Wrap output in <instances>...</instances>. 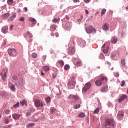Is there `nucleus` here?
<instances>
[{"label": "nucleus", "mask_w": 128, "mask_h": 128, "mask_svg": "<svg viewBox=\"0 0 128 128\" xmlns=\"http://www.w3.org/2000/svg\"><path fill=\"white\" fill-rule=\"evenodd\" d=\"M76 78H72V79L69 80L68 84L69 90H74V86H76Z\"/></svg>", "instance_id": "f257e3e1"}, {"label": "nucleus", "mask_w": 128, "mask_h": 128, "mask_svg": "<svg viewBox=\"0 0 128 128\" xmlns=\"http://www.w3.org/2000/svg\"><path fill=\"white\" fill-rule=\"evenodd\" d=\"M8 54L10 56L16 58L18 56V52L14 48H10L8 50Z\"/></svg>", "instance_id": "f03ea898"}, {"label": "nucleus", "mask_w": 128, "mask_h": 128, "mask_svg": "<svg viewBox=\"0 0 128 128\" xmlns=\"http://www.w3.org/2000/svg\"><path fill=\"white\" fill-rule=\"evenodd\" d=\"M106 124L108 126H114L116 122H114V119L108 118L106 120Z\"/></svg>", "instance_id": "7ed1b4c3"}, {"label": "nucleus", "mask_w": 128, "mask_h": 128, "mask_svg": "<svg viewBox=\"0 0 128 128\" xmlns=\"http://www.w3.org/2000/svg\"><path fill=\"white\" fill-rule=\"evenodd\" d=\"M35 105L36 108H42L44 106V102L40 101L38 100H34Z\"/></svg>", "instance_id": "20e7f679"}, {"label": "nucleus", "mask_w": 128, "mask_h": 128, "mask_svg": "<svg viewBox=\"0 0 128 128\" xmlns=\"http://www.w3.org/2000/svg\"><path fill=\"white\" fill-rule=\"evenodd\" d=\"M90 86H92V84L88 82L84 86L82 90V92H86L90 88Z\"/></svg>", "instance_id": "39448f33"}, {"label": "nucleus", "mask_w": 128, "mask_h": 128, "mask_svg": "<svg viewBox=\"0 0 128 128\" xmlns=\"http://www.w3.org/2000/svg\"><path fill=\"white\" fill-rule=\"evenodd\" d=\"M86 32H96V30L94 28L90 26L88 28H86Z\"/></svg>", "instance_id": "423d86ee"}, {"label": "nucleus", "mask_w": 128, "mask_h": 128, "mask_svg": "<svg viewBox=\"0 0 128 128\" xmlns=\"http://www.w3.org/2000/svg\"><path fill=\"white\" fill-rule=\"evenodd\" d=\"M69 100H74L76 102H78L80 100V98L76 96L70 95L68 96Z\"/></svg>", "instance_id": "0eeeda50"}, {"label": "nucleus", "mask_w": 128, "mask_h": 128, "mask_svg": "<svg viewBox=\"0 0 128 128\" xmlns=\"http://www.w3.org/2000/svg\"><path fill=\"white\" fill-rule=\"evenodd\" d=\"M70 49L68 50L69 54H74L76 52V50L74 46L72 47L71 45H69Z\"/></svg>", "instance_id": "6e6552de"}, {"label": "nucleus", "mask_w": 128, "mask_h": 128, "mask_svg": "<svg viewBox=\"0 0 128 128\" xmlns=\"http://www.w3.org/2000/svg\"><path fill=\"white\" fill-rule=\"evenodd\" d=\"M124 112L120 111L117 116L118 119L119 120H122L124 118Z\"/></svg>", "instance_id": "1a4fd4ad"}, {"label": "nucleus", "mask_w": 128, "mask_h": 128, "mask_svg": "<svg viewBox=\"0 0 128 128\" xmlns=\"http://www.w3.org/2000/svg\"><path fill=\"white\" fill-rule=\"evenodd\" d=\"M1 76H2V78L4 82H6V80L7 76L6 72H4V71L1 72Z\"/></svg>", "instance_id": "9d476101"}, {"label": "nucleus", "mask_w": 128, "mask_h": 128, "mask_svg": "<svg viewBox=\"0 0 128 128\" xmlns=\"http://www.w3.org/2000/svg\"><path fill=\"white\" fill-rule=\"evenodd\" d=\"M126 98H128V96L124 95L123 96H122L118 100V102L120 103L122 102L123 100H126Z\"/></svg>", "instance_id": "9b49d317"}, {"label": "nucleus", "mask_w": 128, "mask_h": 128, "mask_svg": "<svg viewBox=\"0 0 128 128\" xmlns=\"http://www.w3.org/2000/svg\"><path fill=\"white\" fill-rule=\"evenodd\" d=\"M96 84L97 86H102V82L100 80H97L96 82Z\"/></svg>", "instance_id": "f8f14e48"}, {"label": "nucleus", "mask_w": 128, "mask_h": 128, "mask_svg": "<svg viewBox=\"0 0 128 128\" xmlns=\"http://www.w3.org/2000/svg\"><path fill=\"white\" fill-rule=\"evenodd\" d=\"M118 42V39L116 37H113L112 39V43L113 44H116Z\"/></svg>", "instance_id": "ddd939ff"}, {"label": "nucleus", "mask_w": 128, "mask_h": 128, "mask_svg": "<svg viewBox=\"0 0 128 128\" xmlns=\"http://www.w3.org/2000/svg\"><path fill=\"white\" fill-rule=\"evenodd\" d=\"M108 86H105L102 88L101 90V92H106V90H108Z\"/></svg>", "instance_id": "4468645a"}, {"label": "nucleus", "mask_w": 128, "mask_h": 128, "mask_svg": "<svg viewBox=\"0 0 128 128\" xmlns=\"http://www.w3.org/2000/svg\"><path fill=\"white\" fill-rule=\"evenodd\" d=\"M16 18V14L14 13L13 14L12 16L10 18V22H13V20H14V18Z\"/></svg>", "instance_id": "2eb2a0df"}, {"label": "nucleus", "mask_w": 128, "mask_h": 128, "mask_svg": "<svg viewBox=\"0 0 128 128\" xmlns=\"http://www.w3.org/2000/svg\"><path fill=\"white\" fill-rule=\"evenodd\" d=\"M12 118H14V120H18V118H20V115L18 114H14L12 115Z\"/></svg>", "instance_id": "dca6fc26"}, {"label": "nucleus", "mask_w": 128, "mask_h": 128, "mask_svg": "<svg viewBox=\"0 0 128 128\" xmlns=\"http://www.w3.org/2000/svg\"><path fill=\"white\" fill-rule=\"evenodd\" d=\"M74 65L76 66H82V61L77 62Z\"/></svg>", "instance_id": "f3484780"}, {"label": "nucleus", "mask_w": 128, "mask_h": 128, "mask_svg": "<svg viewBox=\"0 0 128 128\" xmlns=\"http://www.w3.org/2000/svg\"><path fill=\"white\" fill-rule=\"evenodd\" d=\"M101 80L102 82H104L105 84H106V82H108V78H106V76H102L101 77Z\"/></svg>", "instance_id": "a211bd4d"}, {"label": "nucleus", "mask_w": 128, "mask_h": 128, "mask_svg": "<svg viewBox=\"0 0 128 128\" xmlns=\"http://www.w3.org/2000/svg\"><path fill=\"white\" fill-rule=\"evenodd\" d=\"M103 30H108V24H106L103 26Z\"/></svg>", "instance_id": "6ab92c4d"}, {"label": "nucleus", "mask_w": 128, "mask_h": 128, "mask_svg": "<svg viewBox=\"0 0 128 128\" xmlns=\"http://www.w3.org/2000/svg\"><path fill=\"white\" fill-rule=\"evenodd\" d=\"M66 30H70L72 28V26L70 25V24L68 23L66 24Z\"/></svg>", "instance_id": "aec40b11"}, {"label": "nucleus", "mask_w": 128, "mask_h": 128, "mask_svg": "<svg viewBox=\"0 0 128 128\" xmlns=\"http://www.w3.org/2000/svg\"><path fill=\"white\" fill-rule=\"evenodd\" d=\"M30 22H34V24H36V20L32 18H29Z\"/></svg>", "instance_id": "412c9836"}, {"label": "nucleus", "mask_w": 128, "mask_h": 128, "mask_svg": "<svg viewBox=\"0 0 128 128\" xmlns=\"http://www.w3.org/2000/svg\"><path fill=\"white\" fill-rule=\"evenodd\" d=\"M78 116L79 118H85L86 117V114L84 113V112H81L78 115Z\"/></svg>", "instance_id": "4be33fe9"}, {"label": "nucleus", "mask_w": 128, "mask_h": 128, "mask_svg": "<svg viewBox=\"0 0 128 128\" xmlns=\"http://www.w3.org/2000/svg\"><path fill=\"white\" fill-rule=\"evenodd\" d=\"M8 27H3L2 30V32H8Z\"/></svg>", "instance_id": "5701e85b"}, {"label": "nucleus", "mask_w": 128, "mask_h": 128, "mask_svg": "<svg viewBox=\"0 0 128 128\" xmlns=\"http://www.w3.org/2000/svg\"><path fill=\"white\" fill-rule=\"evenodd\" d=\"M56 26H52L50 27V30L51 32H56Z\"/></svg>", "instance_id": "b1692460"}, {"label": "nucleus", "mask_w": 128, "mask_h": 128, "mask_svg": "<svg viewBox=\"0 0 128 128\" xmlns=\"http://www.w3.org/2000/svg\"><path fill=\"white\" fill-rule=\"evenodd\" d=\"M100 112V108H98L94 112V114H98Z\"/></svg>", "instance_id": "393cba45"}, {"label": "nucleus", "mask_w": 128, "mask_h": 128, "mask_svg": "<svg viewBox=\"0 0 128 128\" xmlns=\"http://www.w3.org/2000/svg\"><path fill=\"white\" fill-rule=\"evenodd\" d=\"M8 16H10V14H4L3 15V18H4V20H6V18H8Z\"/></svg>", "instance_id": "a878e982"}, {"label": "nucleus", "mask_w": 128, "mask_h": 128, "mask_svg": "<svg viewBox=\"0 0 128 128\" xmlns=\"http://www.w3.org/2000/svg\"><path fill=\"white\" fill-rule=\"evenodd\" d=\"M106 10L103 9L101 12V16H103L104 14H106Z\"/></svg>", "instance_id": "bb28decb"}, {"label": "nucleus", "mask_w": 128, "mask_h": 128, "mask_svg": "<svg viewBox=\"0 0 128 128\" xmlns=\"http://www.w3.org/2000/svg\"><path fill=\"white\" fill-rule=\"evenodd\" d=\"M43 68L45 72H48L50 70V68L48 66H45Z\"/></svg>", "instance_id": "cd10ccee"}, {"label": "nucleus", "mask_w": 128, "mask_h": 128, "mask_svg": "<svg viewBox=\"0 0 128 128\" xmlns=\"http://www.w3.org/2000/svg\"><path fill=\"white\" fill-rule=\"evenodd\" d=\"M8 3L9 4V6H12V4L14 3L13 0H8Z\"/></svg>", "instance_id": "c85d7f7f"}, {"label": "nucleus", "mask_w": 128, "mask_h": 128, "mask_svg": "<svg viewBox=\"0 0 128 128\" xmlns=\"http://www.w3.org/2000/svg\"><path fill=\"white\" fill-rule=\"evenodd\" d=\"M59 64L62 66V68H63L64 66V62L62 60L59 61Z\"/></svg>", "instance_id": "c756f323"}, {"label": "nucleus", "mask_w": 128, "mask_h": 128, "mask_svg": "<svg viewBox=\"0 0 128 128\" xmlns=\"http://www.w3.org/2000/svg\"><path fill=\"white\" fill-rule=\"evenodd\" d=\"M33 126H34V124H29L27 126L28 128H33Z\"/></svg>", "instance_id": "7c9ffc66"}, {"label": "nucleus", "mask_w": 128, "mask_h": 128, "mask_svg": "<svg viewBox=\"0 0 128 128\" xmlns=\"http://www.w3.org/2000/svg\"><path fill=\"white\" fill-rule=\"evenodd\" d=\"M56 108H52L50 110V112L51 114H54V112H56Z\"/></svg>", "instance_id": "2f4dec72"}, {"label": "nucleus", "mask_w": 128, "mask_h": 128, "mask_svg": "<svg viewBox=\"0 0 128 128\" xmlns=\"http://www.w3.org/2000/svg\"><path fill=\"white\" fill-rule=\"evenodd\" d=\"M20 104H22V106H26V100H22L20 102Z\"/></svg>", "instance_id": "473e14b6"}, {"label": "nucleus", "mask_w": 128, "mask_h": 128, "mask_svg": "<svg viewBox=\"0 0 128 128\" xmlns=\"http://www.w3.org/2000/svg\"><path fill=\"white\" fill-rule=\"evenodd\" d=\"M10 90H12V92H16V87H14V86L12 85L10 87Z\"/></svg>", "instance_id": "72a5a7b5"}, {"label": "nucleus", "mask_w": 128, "mask_h": 128, "mask_svg": "<svg viewBox=\"0 0 128 128\" xmlns=\"http://www.w3.org/2000/svg\"><path fill=\"white\" fill-rule=\"evenodd\" d=\"M80 108V104H78L77 105L74 106V108L75 110H78V108Z\"/></svg>", "instance_id": "f704fd0d"}, {"label": "nucleus", "mask_w": 128, "mask_h": 128, "mask_svg": "<svg viewBox=\"0 0 128 128\" xmlns=\"http://www.w3.org/2000/svg\"><path fill=\"white\" fill-rule=\"evenodd\" d=\"M32 57H33L34 58H38V54L36 53H33L32 54Z\"/></svg>", "instance_id": "c9c22d12"}, {"label": "nucleus", "mask_w": 128, "mask_h": 128, "mask_svg": "<svg viewBox=\"0 0 128 128\" xmlns=\"http://www.w3.org/2000/svg\"><path fill=\"white\" fill-rule=\"evenodd\" d=\"M60 20H58L56 18H54L52 22H54V24H58Z\"/></svg>", "instance_id": "e433bc0d"}, {"label": "nucleus", "mask_w": 128, "mask_h": 128, "mask_svg": "<svg viewBox=\"0 0 128 128\" xmlns=\"http://www.w3.org/2000/svg\"><path fill=\"white\" fill-rule=\"evenodd\" d=\"M64 70H68L70 69V65H66L64 68Z\"/></svg>", "instance_id": "4c0bfd02"}, {"label": "nucleus", "mask_w": 128, "mask_h": 128, "mask_svg": "<svg viewBox=\"0 0 128 128\" xmlns=\"http://www.w3.org/2000/svg\"><path fill=\"white\" fill-rule=\"evenodd\" d=\"M46 102L47 104H50V98H46Z\"/></svg>", "instance_id": "58836bf2"}, {"label": "nucleus", "mask_w": 128, "mask_h": 128, "mask_svg": "<svg viewBox=\"0 0 128 128\" xmlns=\"http://www.w3.org/2000/svg\"><path fill=\"white\" fill-rule=\"evenodd\" d=\"M26 116H32V113H30V112L28 111L26 112Z\"/></svg>", "instance_id": "ea45409f"}, {"label": "nucleus", "mask_w": 128, "mask_h": 128, "mask_svg": "<svg viewBox=\"0 0 128 128\" xmlns=\"http://www.w3.org/2000/svg\"><path fill=\"white\" fill-rule=\"evenodd\" d=\"M103 52L105 54H108V50L106 49V50H103Z\"/></svg>", "instance_id": "a19ab883"}, {"label": "nucleus", "mask_w": 128, "mask_h": 128, "mask_svg": "<svg viewBox=\"0 0 128 128\" xmlns=\"http://www.w3.org/2000/svg\"><path fill=\"white\" fill-rule=\"evenodd\" d=\"M122 66H126V61L124 60H122Z\"/></svg>", "instance_id": "79ce46f5"}, {"label": "nucleus", "mask_w": 128, "mask_h": 128, "mask_svg": "<svg viewBox=\"0 0 128 128\" xmlns=\"http://www.w3.org/2000/svg\"><path fill=\"white\" fill-rule=\"evenodd\" d=\"M27 36H28V38H32V34H30V32L27 33Z\"/></svg>", "instance_id": "37998d69"}, {"label": "nucleus", "mask_w": 128, "mask_h": 128, "mask_svg": "<svg viewBox=\"0 0 128 128\" xmlns=\"http://www.w3.org/2000/svg\"><path fill=\"white\" fill-rule=\"evenodd\" d=\"M20 106V103H17L14 106V108H18Z\"/></svg>", "instance_id": "c03bdc74"}, {"label": "nucleus", "mask_w": 128, "mask_h": 128, "mask_svg": "<svg viewBox=\"0 0 128 128\" xmlns=\"http://www.w3.org/2000/svg\"><path fill=\"white\" fill-rule=\"evenodd\" d=\"M122 84L121 85V86H124V84H126V82L124 81L122 82Z\"/></svg>", "instance_id": "a18cd8bd"}, {"label": "nucleus", "mask_w": 128, "mask_h": 128, "mask_svg": "<svg viewBox=\"0 0 128 128\" xmlns=\"http://www.w3.org/2000/svg\"><path fill=\"white\" fill-rule=\"evenodd\" d=\"M19 20L20 22H24V17L21 18Z\"/></svg>", "instance_id": "49530a36"}, {"label": "nucleus", "mask_w": 128, "mask_h": 128, "mask_svg": "<svg viewBox=\"0 0 128 128\" xmlns=\"http://www.w3.org/2000/svg\"><path fill=\"white\" fill-rule=\"evenodd\" d=\"M90 2V0H84V2L86 4H88V2Z\"/></svg>", "instance_id": "de8ad7c7"}, {"label": "nucleus", "mask_w": 128, "mask_h": 128, "mask_svg": "<svg viewBox=\"0 0 128 128\" xmlns=\"http://www.w3.org/2000/svg\"><path fill=\"white\" fill-rule=\"evenodd\" d=\"M10 114V110H6V114Z\"/></svg>", "instance_id": "09e8293b"}, {"label": "nucleus", "mask_w": 128, "mask_h": 128, "mask_svg": "<svg viewBox=\"0 0 128 128\" xmlns=\"http://www.w3.org/2000/svg\"><path fill=\"white\" fill-rule=\"evenodd\" d=\"M5 122L6 124H8V119H6L5 120Z\"/></svg>", "instance_id": "8fccbe9b"}, {"label": "nucleus", "mask_w": 128, "mask_h": 128, "mask_svg": "<svg viewBox=\"0 0 128 128\" xmlns=\"http://www.w3.org/2000/svg\"><path fill=\"white\" fill-rule=\"evenodd\" d=\"M111 56H112V58H114V57L116 56V54H111Z\"/></svg>", "instance_id": "3c124183"}, {"label": "nucleus", "mask_w": 128, "mask_h": 128, "mask_svg": "<svg viewBox=\"0 0 128 128\" xmlns=\"http://www.w3.org/2000/svg\"><path fill=\"white\" fill-rule=\"evenodd\" d=\"M24 10L26 12H28V8H24Z\"/></svg>", "instance_id": "603ef678"}, {"label": "nucleus", "mask_w": 128, "mask_h": 128, "mask_svg": "<svg viewBox=\"0 0 128 128\" xmlns=\"http://www.w3.org/2000/svg\"><path fill=\"white\" fill-rule=\"evenodd\" d=\"M14 28V25H12L10 28V30H12V29Z\"/></svg>", "instance_id": "864d4df0"}, {"label": "nucleus", "mask_w": 128, "mask_h": 128, "mask_svg": "<svg viewBox=\"0 0 128 128\" xmlns=\"http://www.w3.org/2000/svg\"><path fill=\"white\" fill-rule=\"evenodd\" d=\"M84 18V16H81V19L79 20V22H82V20Z\"/></svg>", "instance_id": "5fc2aeb1"}, {"label": "nucleus", "mask_w": 128, "mask_h": 128, "mask_svg": "<svg viewBox=\"0 0 128 128\" xmlns=\"http://www.w3.org/2000/svg\"><path fill=\"white\" fill-rule=\"evenodd\" d=\"M43 60H46V56H43Z\"/></svg>", "instance_id": "6e6d98bb"}, {"label": "nucleus", "mask_w": 128, "mask_h": 128, "mask_svg": "<svg viewBox=\"0 0 128 128\" xmlns=\"http://www.w3.org/2000/svg\"><path fill=\"white\" fill-rule=\"evenodd\" d=\"M74 2L75 3L80 2V0H74Z\"/></svg>", "instance_id": "4d7b16f0"}, {"label": "nucleus", "mask_w": 128, "mask_h": 128, "mask_svg": "<svg viewBox=\"0 0 128 128\" xmlns=\"http://www.w3.org/2000/svg\"><path fill=\"white\" fill-rule=\"evenodd\" d=\"M86 14H90V12H88V10H86Z\"/></svg>", "instance_id": "13d9d810"}, {"label": "nucleus", "mask_w": 128, "mask_h": 128, "mask_svg": "<svg viewBox=\"0 0 128 128\" xmlns=\"http://www.w3.org/2000/svg\"><path fill=\"white\" fill-rule=\"evenodd\" d=\"M52 76H53V78H56V74H53Z\"/></svg>", "instance_id": "bf43d9fd"}, {"label": "nucleus", "mask_w": 128, "mask_h": 128, "mask_svg": "<svg viewBox=\"0 0 128 128\" xmlns=\"http://www.w3.org/2000/svg\"><path fill=\"white\" fill-rule=\"evenodd\" d=\"M42 76H44V72H42Z\"/></svg>", "instance_id": "052dcab7"}, {"label": "nucleus", "mask_w": 128, "mask_h": 128, "mask_svg": "<svg viewBox=\"0 0 128 128\" xmlns=\"http://www.w3.org/2000/svg\"><path fill=\"white\" fill-rule=\"evenodd\" d=\"M105 47H106V44H104L102 46V48H104Z\"/></svg>", "instance_id": "680f3d73"}, {"label": "nucleus", "mask_w": 128, "mask_h": 128, "mask_svg": "<svg viewBox=\"0 0 128 128\" xmlns=\"http://www.w3.org/2000/svg\"><path fill=\"white\" fill-rule=\"evenodd\" d=\"M56 35L57 36V38H58V33L56 34Z\"/></svg>", "instance_id": "e2e57ef3"}, {"label": "nucleus", "mask_w": 128, "mask_h": 128, "mask_svg": "<svg viewBox=\"0 0 128 128\" xmlns=\"http://www.w3.org/2000/svg\"><path fill=\"white\" fill-rule=\"evenodd\" d=\"M2 118V115H0V120Z\"/></svg>", "instance_id": "0e129e2a"}, {"label": "nucleus", "mask_w": 128, "mask_h": 128, "mask_svg": "<svg viewBox=\"0 0 128 128\" xmlns=\"http://www.w3.org/2000/svg\"><path fill=\"white\" fill-rule=\"evenodd\" d=\"M19 12H20V11Z\"/></svg>", "instance_id": "69168bd1"}]
</instances>
